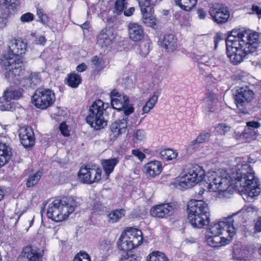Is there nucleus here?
<instances>
[{"label":"nucleus","instance_id":"nucleus-1","mask_svg":"<svg viewBox=\"0 0 261 261\" xmlns=\"http://www.w3.org/2000/svg\"><path fill=\"white\" fill-rule=\"evenodd\" d=\"M206 177L207 189L210 192L226 191L231 185L230 179H234L236 187L248 197L254 198L260 192L258 179L248 164H238L233 169L231 177L226 171L220 170L208 172Z\"/></svg>","mask_w":261,"mask_h":261},{"label":"nucleus","instance_id":"nucleus-2","mask_svg":"<svg viewBox=\"0 0 261 261\" xmlns=\"http://www.w3.org/2000/svg\"><path fill=\"white\" fill-rule=\"evenodd\" d=\"M8 49L3 54L1 64L5 70V78L10 83L14 82L22 74V63L18 57L25 53L27 44L21 40L14 39L10 42Z\"/></svg>","mask_w":261,"mask_h":261},{"label":"nucleus","instance_id":"nucleus-3","mask_svg":"<svg viewBox=\"0 0 261 261\" xmlns=\"http://www.w3.org/2000/svg\"><path fill=\"white\" fill-rule=\"evenodd\" d=\"M188 219L195 228H201L210 223V210L208 204L202 200H191L187 205Z\"/></svg>","mask_w":261,"mask_h":261},{"label":"nucleus","instance_id":"nucleus-4","mask_svg":"<svg viewBox=\"0 0 261 261\" xmlns=\"http://www.w3.org/2000/svg\"><path fill=\"white\" fill-rule=\"evenodd\" d=\"M77 205L78 203L71 197L56 199L49 205L46 214L48 218L55 221H61L72 213Z\"/></svg>","mask_w":261,"mask_h":261},{"label":"nucleus","instance_id":"nucleus-5","mask_svg":"<svg viewBox=\"0 0 261 261\" xmlns=\"http://www.w3.org/2000/svg\"><path fill=\"white\" fill-rule=\"evenodd\" d=\"M240 212L222 218L221 220L211 224L207 230L206 234L219 236L223 231L228 233V237H232L236 233V230L241 225L242 218L239 215Z\"/></svg>","mask_w":261,"mask_h":261},{"label":"nucleus","instance_id":"nucleus-6","mask_svg":"<svg viewBox=\"0 0 261 261\" xmlns=\"http://www.w3.org/2000/svg\"><path fill=\"white\" fill-rule=\"evenodd\" d=\"M243 34L233 30L229 33L225 40L227 55L233 65H238L242 62V57L239 54L242 53L240 47L244 43V40H242Z\"/></svg>","mask_w":261,"mask_h":261},{"label":"nucleus","instance_id":"nucleus-7","mask_svg":"<svg viewBox=\"0 0 261 261\" xmlns=\"http://www.w3.org/2000/svg\"><path fill=\"white\" fill-rule=\"evenodd\" d=\"M106 105L107 107L105 108L103 102L100 99H98L89 107L86 120L87 123L95 129H99L107 124V121L103 117V110H106L109 103H106Z\"/></svg>","mask_w":261,"mask_h":261},{"label":"nucleus","instance_id":"nucleus-8","mask_svg":"<svg viewBox=\"0 0 261 261\" xmlns=\"http://www.w3.org/2000/svg\"><path fill=\"white\" fill-rule=\"evenodd\" d=\"M204 175L203 169L197 164L191 165L187 172L180 177L179 185L184 188H190L201 181Z\"/></svg>","mask_w":261,"mask_h":261},{"label":"nucleus","instance_id":"nucleus-9","mask_svg":"<svg viewBox=\"0 0 261 261\" xmlns=\"http://www.w3.org/2000/svg\"><path fill=\"white\" fill-rule=\"evenodd\" d=\"M56 100L54 92L49 89L39 88L32 96L34 105L38 108L44 110L52 106Z\"/></svg>","mask_w":261,"mask_h":261},{"label":"nucleus","instance_id":"nucleus-10","mask_svg":"<svg viewBox=\"0 0 261 261\" xmlns=\"http://www.w3.org/2000/svg\"><path fill=\"white\" fill-rule=\"evenodd\" d=\"M111 106L113 109L119 111L123 110L125 117L129 116L134 111L132 105L129 104V97L116 89L110 93Z\"/></svg>","mask_w":261,"mask_h":261},{"label":"nucleus","instance_id":"nucleus-11","mask_svg":"<svg viewBox=\"0 0 261 261\" xmlns=\"http://www.w3.org/2000/svg\"><path fill=\"white\" fill-rule=\"evenodd\" d=\"M242 40H244V43L241 46L240 50L242 53L239 54L242 57V62L247 56L256 51L259 37L256 32H245L243 34Z\"/></svg>","mask_w":261,"mask_h":261},{"label":"nucleus","instance_id":"nucleus-12","mask_svg":"<svg viewBox=\"0 0 261 261\" xmlns=\"http://www.w3.org/2000/svg\"><path fill=\"white\" fill-rule=\"evenodd\" d=\"M208 14L212 19L218 24H225L230 17L228 8L219 3L212 4L209 8Z\"/></svg>","mask_w":261,"mask_h":261},{"label":"nucleus","instance_id":"nucleus-13","mask_svg":"<svg viewBox=\"0 0 261 261\" xmlns=\"http://www.w3.org/2000/svg\"><path fill=\"white\" fill-rule=\"evenodd\" d=\"M101 176V169L91 168L89 166L81 167L78 173L79 180L83 184L88 185L99 181Z\"/></svg>","mask_w":261,"mask_h":261},{"label":"nucleus","instance_id":"nucleus-14","mask_svg":"<svg viewBox=\"0 0 261 261\" xmlns=\"http://www.w3.org/2000/svg\"><path fill=\"white\" fill-rule=\"evenodd\" d=\"M44 250L28 246L25 247L17 261H43Z\"/></svg>","mask_w":261,"mask_h":261},{"label":"nucleus","instance_id":"nucleus-15","mask_svg":"<svg viewBox=\"0 0 261 261\" xmlns=\"http://www.w3.org/2000/svg\"><path fill=\"white\" fill-rule=\"evenodd\" d=\"M254 96L253 92L248 87L239 88L234 95V100L237 107L245 106L252 101Z\"/></svg>","mask_w":261,"mask_h":261},{"label":"nucleus","instance_id":"nucleus-16","mask_svg":"<svg viewBox=\"0 0 261 261\" xmlns=\"http://www.w3.org/2000/svg\"><path fill=\"white\" fill-rule=\"evenodd\" d=\"M174 206L171 203H163L153 206L150 210L151 215L153 217L164 218L172 215Z\"/></svg>","mask_w":261,"mask_h":261},{"label":"nucleus","instance_id":"nucleus-17","mask_svg":"<svg viewBox=\"0 0 261 261\" xmlns=\"http://www.w3.org/2000/svg\"><path fill=\"white\" fill-rule=\"evenodd\" d=\"M19 138L22 145L25 147H30L35 144L34 132L31 127H22L19 130Z\"/></svg>","mask_w":261,"mask_h":261},{"label":"nucleus","instance_id":"nucleus-18","mask_svg":"<svg viewBox=\"0 0 261 261\" xmlns=\"http://www.w3.org/2000/svg\"><path fill=\"white\" fill-rule=\"evenodd\" d=\"M125 117V115L122 116V118L116 120L111 125V135L113 137H117L126 131L127 126V117Z\"/></svg>","mask_w":261,"mask_h":261},{"label":"nucleus","instance_id":"nucleus-19","mask_svg":"<svg viewBox=\"0 0 261 261\" xmlns=\"http://www.w3.org/2000/svg\"><path fill=\"white\" fill-rule=\"evenodd\" d=\"M128 31L129 37L133 41H140L143 38V29L141 25L137 23H129L128 24Z\"/></svg>","mask_w":261,"mask_h":261},{"label":"nucleus","instance_id":"nucleus-20","mask_svg":"<svg viewBox=\"0 0 261 261\" xmlns=\"http://www.w3.org/2000/svg\"><path fill=\"white\" fill-rule=\"evenodd\" d=\"M115 37L111 30H102L97 37V43L101 46H108L112 43Z\"/></svg>","mask_w":261,"mask_h":261},{"label":"nucleus","instance_id":"nucleus-21","mask_svg":"<svg viewBox=\"0 0 261 261\" xmlns=\"http://www.w3.org/2000/svg\"><path fill=\"white\" fill-rule=\"evenodd\" d=\"M206 242L208 245L213 247H217L229 243L231 239L227 237L226 239L219 236L206 234Z\"/></svg>","mask_w":261,"mask_h":261},{"label":"nucleus","instance_id":"nucleus-22","mask_svg":"<svg viewBox=\"0 0 261 261\" xmlns=\"http://www.w3.org/2000/svg\"><path fill=\"white\" fill-rule=\"evenodd\" d=\"M12 155L11 148L6 144L0 142V167L7 164Z\"/></svg>","mask_w":261,"mask_h":261},{"label":"nucleus","instance_id":"nucleus-23","mask_svg":"<svg viewBox=\"0 0 261 261\" xmlns=\"http://www.w3.org/2000/svg\"><path fill=\"white\" fill-rule=\"evenodd\" d=\"M126 236L133 242L136 247L139 246L143 240L142 231L137 228H127Z\"/></svg>","mask_w":261,"mask_h":261},{"label":"nucleus","instance_id":"nucleus-24","mask_svg":"<svg viewBox=\"0 0 261 261\" xmlns=\"http://www.w3.org/2000/svg\"><path fill=\"white\" fill-rule=\"evenodd\" d=\"M211 136L210 132H203L200 134L197 138L191 141L187 147V150L192 151L197 148L201 143L208 141Z\"/></svg>","mask_w":261,"mask_h":261},{"label":"nucleus","instance_id":"nucleus-25","mask_svg":"<svg viewBox=\"0 0 261 261\" xmlns=\"http://www.w3.org/2000/svg\"><path fill=\"white\" fill-rule=\"evenodd\" d=\"M145 169L146 173L151 177H154L160 174L162 171V164L159 161H152L146 164Z\"/></svg>","mask_w":261,"mask_h":261},{"label":"nucleus","instance_id":"nucleus-26","mask_svg":"<svg viewBox=\"0 0 261 261\" xmlns=\"http://www.w3.org/2000/svg\"><path fill=\"white\" fill-rule=\"evenodd\" d=\"M20 5V0H0V8L13 14Z\"/></svg>","mask_w":261,"mask_h":261},{"label":"nucleus","instance_id":"nucleus-27","mask_svg":"<svg viewBox=\"0 0 261 261\" xmlns=\"http://www.w3.org/2000/svg\"><path fill=\"white\" fill-rule=\"evenodd\" d=\"M176 39L171 34H166L164 36L162 46L168 51H173L177 47Z\"/></svg>","mask_w":261,"mask_h":261},{"label":"nucleus","instance_id":"nucleus-28","mask_svg":"<svg viewBox=\"0 0 261 261\" xmlns=\"http://www.w3.org/2000/svg\"><path fill=\"white\" fill-rule=\"evenodd\" d=\"M117 244L118 248L124 251L131 250L136 247L126 234L124 236L121 235L117 242Z\"/></svg>","mask_w":261,"mask_h":261},{"label":"nucleus","instance_id":"nucleus-29","mask_svg":"<svg viewBox=\"0 0 261 261\" xmlns=\"http://www.w3.org/2000/svg\"><path fill=\"white\" fill-rule=\"evenodd\" d=\"M118 163V160L117 158L103 160L101 161V164L103 170L108 176H109L110 173L113 171L114 167Z\"/></svg>","mask_w":261,"mask_h":261},{"label":"nucleus","instance_id":"nucleus-30","mask_svg":"<svg viewBox=\"0 0 261 261\" xmlns=\"http://www.w3.org/2000/svg\"><path fill=\"white\" fill-rule=\"evenodd\" d=\"M160 94V91H154L152 96L146 103V105L142 108V114L148 113L151 110L158 100L159 96Z\"/></svg>","mask_w":261,"mask_h":261},{"label":"nucleus","instance_id":"nucleus-31","mask_svg":"<svg viewBox=\"0 0 261 261\" xmlns=\"http://www.w3.org/2000/svg\"><path fill=\"white\" fill-rule=\"evenodd\" d=\"M161 0H138L141 12H150L153 11V7Z\"/></svg>","mask_w":261,"mask_h":261},{"label":"nucleus","instance_id":"nucleus-32","mask_svg":"<svg viewBox=\"0 0 261 261\" xmlns=\"http://www.w3.org/2000/svg\"><path fill=\"white\" fill-rule=\"evenodd\" d=\"M175 4L185 11H190L196 5L197 0H173Z\"/></svg>","mask_w":261,"mask_h":261},{"label":"nucleus","instance_id":"nucleus-33","mask_svg":"<svg viewBox=\"0 0 261 261\" xmlns=\"http://www.w3.org/2000/svg\"><path fill=\"white\" fill-rule=\"evenodd\" d=\"M22 91L20 89H14L12 88L7 89L4 91L3 98L2 99H17L22 96ZM1 98L0 99H1Z\"/></svg>","mask_w":261,"mask_h":261},{"label":"nucleus","instance_id":"nucleus-34","mask_svg":"<svg viewBox=\"0 0 261 261\" xmlns=\"http://www.w3.org/2000/svg\"><path fill=\"white\" fill-rule=\"evenodd\" d=\"M125 211L124 209H116L112 211L107 215L108 220L109 222L114 223L118 222L125 215Z\"/></svg>","mask_w":261,"mask_h":261},{"label":"nucleus","instance_id":"nucleus-35","mask_svg":"<svg viewBox=\"0 0 261 261\" xmlns=\"http://www.w3.org/2000/svg\"><path fill=\"white\" fill-rule=\"evenodd\" d=\"M218 98L216 94L208 93L206 99V108L209 112H214L216 110V105Z\"/></svg>","mask_w":261,"mask_h":261},{"label":"nucleus","instance_id":"nucleus-36","mask_svg":"<svg viewBox=\"0 0 261 261\" xmlns=\"http://www.w3.org/2000/svg\"><path fill=\"white\" fill-rule=\"evenodd\" d=\"M147 260L149 261H168L166 255L160 251H153L147 257Z\"/></svg>","mask_w":261,"mask_h":261},{"label":"nucleus","instance_id":"nucleus-37","mask_svg":"<svg viewBox=\"0 0 261 261\" xmlns=\"http://www.w3.org/2000/svg\"><path fill=\"white\" fill-rule=\"evenodd\" d=\"M42 175V172L38 171L36 173L29 175L27 182V186L29 188L35 186L39 181Z\"/></svg>","mask_w":261,"mask_h":261},{"label":"nucleus","instance_id":"nucleus-38","mask_svg":"<svg viewBox=\"0 0 261 261\" xmlns=\"http://www.w3.org/2000/svg\"><path fill=\"white\" fill-rule=\"evenodd\" d=\"M150 42L148 40H144L140 42L138 46V50L140 55L145 57L149 53L150 48Z\"/></svg>","mask_w":261,"mask_h":261},{"label":"nucleus","instance_id":"nucleus-39","mask_svg":"<svg viewBox=\"0 0 261 261\" xmlns=\"http://www.w3.org/2000/svg\"><path fill=\"white\" fill-rule=\"evenodd\" d=\"M81 82V76L75 73L69 74L67 79V84L72 88H76Z\"/></svg>","mask_w":261,"mask_h":261},{"label":"nucleus","instance_id":"nucleus-40","mask_svg":"<svg viewBox=\"0 0 261 261\" xmlns=\"http://www.w3.org/2000/svg\"><path fill=\"white\" fill-rule=\"evenodd\" d=\"M160 155L165 160H171L176 158L177 152L172 149H167L162 150Z\"/></svg>","mask_w":261,"mask_h":261},{"label":"nucleus","instance_id":"nucleus-41","mask_svg":"<svg viewBox=\"0 0 261 261\" xmlns=\"http://www.w3.org/2000/svg\"><path fill=\"white\" fill-rule=\"evenodd\" d=\"M141 12L143 15V21L145 24L149 27H153L155 24L154 18H151L150 16V15L152 12Z\"/></svg>","mask_w":261,"mask_h":261},{"label":"nucleus","instance_id":"nucleus-42","mask_svg":"<svg viewBox=\"0 0 261 261\" xmlns=\"http://www.w3.org/2000/svg\"><path fill=\"white\" fill-rule=\"evenodd\" d=\"M29 76L31 79L34 88L36 86L39 84L41 82V75L37 72H31L29 74Z\"/></svg>","mask_w":261,"mask_h":261},{"label":"nucleus","instance_id":"nucleus-43","mask_svg":"<svg viewBox=\"0 0 261 261\" xmlns=\"http://www.w3.org/2000/svg\"><path fill=\"white\" fill-rule=\"evenodd\" d=\"M5 102L1 105H0V110L4 111H13L15 109V107L14 106V104L10 102V100L8 99H3Z\"/></svg>","mask_w":261,"mask_h":261},{"label":"nucleus","instance_id":"nucleus-44","mask_svg":"<svg viewBox=\"0 0 261 261\" xmlns=\"http://www.w3.org/2000/svg\"><path fill=\"white\" fill-rule=\"evenodd\" d=\"M73 261H91L90 256L85 252H80L74 257Z\"/></svg>","mask_w":261,"mask_h":261},{"label":"nucleus","instance_id":"nucleus-45","mask_svg":"<svg viewBox=\"0 0 261 261\" xmlns=\"http://www.w3.org/2000/svg\"><path fill=\"white\" fill-rule=\"evenodd\" d=\"M125 0H117L115 4V10L117 13L121 12L125 7Z\"/></svg>","mask_w":261,"mask_h":261},{"label":"nucleus","instance_id":"nucleus-46","mask_svg":"<svg viewBox=\"0 0 261 261\" xmlns=\"http://www.w3.org/2000/svg\"><path fill=\"white\" fill-rule=\"evenodd\" d=\"M111 247V242L108 239H103L100 241V248L103 251L109 250Z\"/></svg>","mask_w":261,"mask_h":261},{"label":"nucleus","instance_id":"nucleus-47","mask_svg":"<svg viewBox=\"0 0 261 261\" xmlns=\"http://www.w3.org/2000/svg\"><path fill=\"white\" fill-rule=\"evenodd\" d=\"M139 258L136 255L127 253L121 258L119 261H138Z\"/></svg>","mask_w":261,"mask_h":261},{"label":"nucleus","instance_id":"nucleus-48","mask_svg":"<svg viewBox=\"0 0 261 261\" xmlns=\"http://www.w3.org/2000/svg\"><path fill=\"white\" fill-rule=\"evenodd\" d=\"M145 133L143 129H138L134 135V137L138 141H142L145 139Z\"/></svg>","mask_w":261,"mask_h":261},{"label":"nucleus","instance_id":"nucleus-49","mask_svg":"<svg viewBox=\"0 0 261 261\" xmlns=\"http://www.w3.org/2000/svg\"><path fill=\"white\" fill-rule=\"evenodd\" d=\"M216 128L218 132L223 134H225L230 130V127L225 123L218 124Z\"/></svg>","mask_w":261,"mask_h":261},{"label":"nucleus","instance_id":"nucleus-50","mask_svg":"<svg viewBox=\"0 0 261 261\" xmlns=\"http://www.w3.org/2000/svg\"><path fill=\"white\" fill-rule=\"evenodd\" d=\"M20 84L25 88L31 87L34 88L32 83L31 82V79L30 76L24 77L20 80Z\"/></svg>","mask_w":261,"mask_h":261},{"label":"nucleus","instance_id":"nucleus-51","mask_svg":"<svg viewBox=\"0 0 261 261\" xmlns=\"http://www.w3.org/2000/svg\"><path fill=\"white\" fill-rule=\"evenodd\" d=\"M34 15L30 12L23 14L20 17V20L23 22H28L32 21L34 19Z\"/></svg>","mask_w":261,"mask_h":261},{"label":"nucleus","instance_id":"nucleus-52","mask_svg":"<svg viewBox=\"0 0 261 261\" xmlns=\"http://www.w3.org/2000/svg\"><path fill=\"white\" fill-rule=\"evenodd\" d=\"M59 128L61 134L63 135L65 137L69 136L70 134L68 129V126L65 123H62L60 125Z\"/></svg>","mask_w":261,"mask_h":261},{"label":"nucleus","instance_id":"nucleus-53","mask_svg":"<svg viewBox=\"0 0 261 261\" xmlns=\"http://www.w3.org/2000/svg\"><path fill=\"white\" fill-rule=\"evenodd\" d=\"M132 153L140 161H142L145 157V155L139 149H134L132 151Z\"/></svg>","mask_w":261,"mask_h":261},{"label":"nucleus","instance_id":"nucleus-54","mask_svg":"<svg viewBox=\"0 0 261 261\" xmlns=\"http://www.w3.org/2000/svg\"><path fill=\"white\" fill-rule=\"evenodd\" d=\"M261 126L260 123L257 121H251L247 122V126L248 129L251 128H259Z\"/></svg>","mask_w":261,"mask_h":261},{"label":"nucleus","instance_id":"nucleus-55","mask_svg":"<svg viewBox=\"0 0 261 261\" xmlns=\"http://www.w3.org/2000/svg\"><path fill=\"white\" fill-rule=\"evenodd\" d=\"M197 13L198 18L201 19H205L207 16L206 12L203 8H199Z\"/></svg>","mask_w":261,"mask_h":261},{"label":"nucleus","instance_id":"nucleus-56","mask_svg":"<svg viewBox=\"0 0 261 261\" xmlns=\"http://www.w3.org/2000/svg\"><path fill=\"white\" fill-rule=\"evenodd\" d=\"M92 64L93 66V68L96 69L97 67H99L100 65V63L99 62V59L97 56H94L91 60Z\"/></svg>","mask_w":261,"mask_h":261},{"label":"nucleus","instance_id":"nucleus-57","mask_svg":"<svg viewBox=\"0 0 261 261\" xmlns=\"http://www.w3.org/2000/svg\"><path fill=\"white\" fill-rule=\"evenodd\" d=\"M255 231L257 232H261V217L259 218L255 223Z\"/></svg>","mask_w":261,"mask_h":261},{"label":"nucleus","instance_id":"nucleus-58","mask_svg":"<svg viewBox=\"0 0 261 261\" xmlns=\"http://www.w3.org/2000/svg\"><path fill=\"white\" fill-rule=\"evenodd\" d=\"M36 41L37 44L44 45L46 42V39L44 36H40L36 38Z\"/></svg>","mask_w":261,"mask_h":261},{"label":"nucleus","instance_id":"nucleus-59","mask_svg":"<svg viewBox=\"0 0 261 261\" xmlns=\"http://www.w3.org/2000/svg\"><path fill=\"white\" fill-rule=\"evenodd\" d=\"M37 15H38V17L39 18V20L42 22H43L44 21H45V19L46 18V16L43 14L42 10H40V9H38L37 10Z\"/></svg>","mask_w":261,"mask_h":261},{"label":"nucleus","instance_id":"nucleus-60","mask_svg":"<svg viewBox=\"0 0 261 261\" xmlns=\"http://www.w3.org/2000/svg\"><path fill=\"white\" fill-rule=\"evenodd\" d=\"M87 68V65L85 63H83L80 65H79L76 68V70L78 71V72H83L84 71H85Z\"/></svg>","mask_w":261,"mask_h":261},{"label":"nucleus","instance_id":"nucleus-61","mask_svg":"<svg viewBox=\"0 0 261 261\" xmlns=\"http://www.w3.org/2000/svg\"><path fill=\"white\" fill-rule=\"evenodd\" d=\"M134 11H135V8L134 7L129 8V9H128L124 11V14L125 16H130L133 15Z\"/></svg>","mask_w":261,"mask_h":261},{"label":"nucleus","instance_id":"nucleus-62","mask_svg":"<svg viewBox=\"0 0 261 261\" xmlns=\"http://www.w3.org/2000/svg\"><path fill=\"white\" fill-rule=\"evenodd\" d=\"M252 10L258 15H261V8H259L258 6L253 5L252 7Z\"/></svg>","mask_w":261,"mask_h":261},{"label":"nucleus","instance_id":"nucleus-63","mask_svg":"<svg viewBox=\"0 0 261 261\" xmlns=\"http://www.w3.org/2000/svg\"><path fill=\"white\" fill-rule=\"evenodd\" d=\"M199 69H200V73L203 75L204 76H208L209 74L208 73L205 71L206 69H204V68L202 66H206L204 64H200Z\"/></svg>","mask_w":261,"mask_h":261},{"label":"nucleus","instance_id":"nucleus-64","mask_svg":"<svg viewBox=\"0 0 261 261\" xmlns=\"http://www.w3.org/2000/svg\"><path fill=\"white\" fill-rule=\"evenodd\" d=\"M6 23V19L4 17H0V29L4 28Z\"/></svg>","mask_w":261,"mask_h":261}]
</instances>
